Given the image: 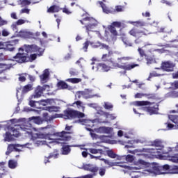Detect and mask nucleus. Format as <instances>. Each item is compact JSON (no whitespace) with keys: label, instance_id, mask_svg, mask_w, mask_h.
<instances>
[{"label":"nucleus","instance_id":"nucleus-58","mask_svg":"<svg viewBox=\"0 0 178 178\" xmlns=\"http://www.w3.org/2000/svg\"><path fill=\"white\" fill-rule=\"evenodd\" d=\"M13 31H15V33H17L18 31V29H17V24H13L12 26H11Z\"/></svg>","mask_w":178,"mask_h":178},{"label":"nucleus","instance_id":"nucleus-4","mask_svg":"<svg viewBox=\"0 0 178 178\" xmlns=\"http://www.w3.org/2000/svg\"><path fill=\"white\" fill-rule=\"evenodd\" d=\"M129 34L136 38L135 40V44L143 43V42L145 40V37L147 36V34H145L144 31H138L136 28L131 29L129 32Z\"/></svg>","mask_w":178,"mask_h":178},{"label":"nucleus","instance_id":"nucleus-15","mask_svg":"<svg viewBox=\"0 0 178 178\" xmlns=\"http://www.w3.org/2000/svg\"><path fill=\"white\" fill-rule=\"evenodd\" d=\"M48 102L47 100L42 99L40 101H34V100H30L29 101V105L31 106V108H38L37 105L35 104H40V105H43V106H45V104H47Z\"/></svg>","mask_w":178,"mask_h":178},{"label":"nucleus","instance_id":"nucleus-27","mask_svg":"<svg viewBox=\"0 0 178 178\" xmlns=\"http://www.w3.org/2000/svg\"><path fill=\"white\" fill-rule=\"evenodd\" d=\"M62 149H63L62 151L63 155H68L71 151L70 147L69 145L63 146Z\"/></svg>","mask_w":178,"mask_h":178},{"label":"nucleus","instance_id":"nucleus-8","mask_svg":"<svg viewBox=\"0 0 178 178\" xmlns=\"http://www.w3.org/2000/svg\"><path fill=\"white\" fill-rule=\"evenodd\" d=\"M47 87H49V86L44 85L43 86H37L35 89L34 94L31 96V100L35 99V98H40L42 94H44V91L47 90Z\"/></svg>","mask_w":178,"mask_h":178},{"label":"nucleus","instance_id":"nucleus-52","mask_svg":"<svg viewBox=\"0 0 178 178\" xmlns=\"http://www.w3.org/2000/svg\"><path fill=\"white\" fill-rule=\"evenodd\" d=\"M37 59V54H31L29 56V60L30 62H33L34 60H35Z\"/></svg>","mask_w":178,"mask_h":178},{"label":"nucleus","instance_id":"nucleus-33","mask_svg":"<svg viewBox=\"0 0 178 178\" xmlns=\"http://www.w3.org/2000/svg\"><path fill=\"white\" fill-rule=\"evenodd\" d=\"M122 40L124 42V44L127 47H133V43H131V42L130 41V40H129V38L126 37H122Z\"/></svg>","mask_w":178,"mask_h":178},{"label":"nucleus","instance_id":"nucleus-44","mask_svg":"<svg viewBox=\"0 0 178 178\" xmlns=\"http://www.w3.org/2000/svg\"><path fill=\"white\" fill-rule=\"evenodd\" d=\"M5 49L6 51H10V52L15 51V47L10 44H7L6 47H5Z\"/></svg>","mask_w":178,"mask_h":178},{"label":"nucleus","instance_id":"nucleus-13","mask_svg":"<svg viewBox=\"0 0 178 178\" xmlns=\"http://www.w3.org/2000/svg\"><path fill=\"white\" fill-rule=\"evenodd\" d=\"M75 110L67 108L63 111V119H74Z\"/></svg>","mask_w":178,"mask_h":178},{"label":"nucleus","instance_id":"nucleus-34","mask_svg":"<svg viewBox=\"0 0 178 178\" xmlns=\"http://www.w3.org/2000/svg\"><path fill=\"white\" fill-rule=\"evenodd\" d=\"M43 118L46 122H51V120H54V118L53 116H49L48 113H44L43 114Z\"/></svg>","mask_w":178,"mask_h":178},{"label":"nucleus","instance_id":"nucleus-37","mask_svg":"<svg viewBox=\"0 0 178 178\" xmlns=\"http://www.w3.org/2000/svg\"><path fill=\"white\" fill-rule=\"evenodd\" d=\"M145 97L146 98H147V99H156V95H155V93L145 94Z\"/></svg>","mask_w":178,"mask_h":178},{"label":"nucleus","instance_id":"nucleus-35","mask_svg":"<svg viewBox=\"0 0 178 178\" xmlns=\"http://www.w3.org/2000/svg\"><path fill=\"white\" fill-rule=\"evenodd\" d=\"M43 118L46 122H51V120H54V118L53 116H49L48 113H44L43 114Z\"/></svg>","mask_w":178,"mask_h":178},{"label":"nucleus","instance_id":"nucleus-62","mask_svg":"<svg viewBox=\"0 0 178 178\" xmlns=\"http://www.w3.org/2000/svg\"><path fill=\"white\" fill-rule=\"evenodd\" d=\"M18 80L19 81H21L22 83L26 81V76H20L19 78H18Z\"/></svg>","mask_w":178,"mask_h":178},{"label":"nucleus","instance_id":"nucleus-28","mask_svg":"<svg viewBox=\"0 0 178 178\" xmlns=\"http://www.w3.org/2000/svg\"><path fill=\"white\" fill-rule=\"evenodd\" d=\"M108 31L111 34L114 35V37L118 36V31H116V28L112 25L108 26Z\"/></svg>","mask_w":178,"mask_h":178},{"label":"nucleus","instance_id":"nucleus-9","mask_svg":"<svg viewBox=\"0 0 178 178\" xmlns=\"http://www.w3.org/2000/svg\"><path fill=\"white\" fill-rule=\"evenodd\" d=\"M176 64L172 61H163L161 63V69L163 72H174Z\"/></svg>","mask_w":178,"mask_h":178},{"label":"nucleus","instance_id":"nucleus-53","mask_svg":"<svg viewBox=\"0 0 178 178\" xmlns=\"http://www.w3.org/2000/svg\"><path fill=\"white\" fill-rule=\"evenodd\" d=\"M74 104H76V105L77 106H81V108H83V111H84V108H85V107L83 106H81V105H83V102H81V101L78 100V101L74 102V103H73V105H74Z\"/></svg>","mask_w":178,"mask_h":178},{"label":"nucleus","instance_id":"nucleus-7","mask_svg":"<svg viewBox=\"0 0 178 178\" xmlns=\"http://www.w3.org/2000/svg\"><path fill=\"white\" fill-rule=\"evenodd\" d=\"M131 57H129V56L120 57V58H118L117 59L118 62H116V63H118L121 66H134L129 70L122 69L123 70H125V72H129L130 70H132V69H134L135 67H138V66H140V65L136 64L134 63H132L131 64H127L123 63V60H131Z\"/></svg>","mask_w":178,"mask_h":178},{"label":"nucleus","instance_id":"nucleus-57","mask_svg":"<svg viewBox=\"0 0 178 178\" xmlns=\"http://www.w3.org/2000/svg\"><path fill=\"white\" fill-rule=\"evenodd\" d=\"M70 59H72V54L68 53L67 55L65 56L64 60H70Z\"/></svg>","mask_w":178,"mask_h":178},{"label":"nucleus","instance_id":"nucleus-30","mask_svg":"<svg viewBox=\"0 0 178 178\" xmlns=\"http://www.w3.org/2000/svg\"><path fill=\"white\" fill-rule=\"evenodd\" d=\"M97 47H101L102 49H106V51H110L111 47H109V45L101 43L100 42H97Z\"/></svg>","mask_w":178,"mask_h":178},{"label":"nucleus","instance_id":"nucleus-63","mask_svg":"<svg viewBox=\"0 0 178 178\" xmlns=\"http://www.w3.org/2000/svg\"><path fill=\"white\" fill-rule=\"evenodd\" d=\"M21 13H26L29 15V13H30V10L28 8H24L21 10Z\"/></svg>","mask_w":178,"mask_h":178},{"label":"nucleus","instance_id":"nucleus-38","mask_svg":"<svg viewBox=\"0 0 178 178\" xmlns=\"http://www.w3.org/2000/svg\"><path fill=\"white\" fill-rule=\"evenodd\" d=\"M134 25L136 26V27H144V26H145V22L143 21H136L134 22Z\"/></svg>","mask_w":178,"mask_h":178},{"label":"nucleus","instance_id":"nucleus-22","mask_svg":"<svg viewBox=\"0 0 178 178\" xmlns=\"http://www.w3.org/2000/svg\"><path fill=\"white\" fill-rule=\"evenodd\" d=\"M88 151L90 154H100L102 155V154H104V150L102 149L89 148Z\"/></svg>","mask_w":178,"mask_h":178},{"label":"nucleus","instance_id":"nucleus-36","mask_svg":"<svg viewBox=\"0 0 178 178\" xmlns=\"http://www.w3.org/2000/svg\"><path fill=\"white\" fill-rule=\"evenodd\" d=\"M152 147H162V141L159 140H156L153 142H152Z\"/></svg>","mask_w":178,"mask_h":178},{"label":"nucleus","instance_id":"nucleus-5","mask_svg":"<svg viewBox=\"0 0 178 178\" xmlns=\"http://www.w3.org/2000/svg\"><path fill=\"white\" fill-rule=\"evenodd\" d=\"M84 170H88V172H91V173H94L92 177L96 175V173L99 171V175L100 176H105V173H106V168H99L97 166H95L92 164H86L83 165Z\"/></svg>","mask_w":178,"mask_h":178},{"label":"nucleus","instance_id":"nucleus-46","mask_svg":"<svg viewBox=\"0 0 178 178\" xmlns=\"http://www.w3.org/2000/svg\"><path fill=\"white\" fill-rule=\"evenodd\" d=\"M104 108L107 110H111L113 108V105L112 104L110 103H104Z\"/></svg>","mask_w":178,"mask_h":178},{"label":"nucleus","instance_id":"nucleus-25","mask_svg":"<svg viewBox=\"0 0 178 178\" xmlns=\"http://www.w3.org/2000/svg\"><path fill=\"white\" fill-rule=\"evenodd\" d=\"M33 90V85L28 84L23 87L22 88V94H27L29 91H31Z\"/></svg>","mask_w":178,"mask_h":178},{"label":"nucleus","instance_id":"nucleus-61","mask_svg":"<svg viewBox=\"0 0 178 178\" xmlns=\"http://www.w3.org/2000/svg\"><path fill=\"white\" fill-rule=\"evenodd\" d=\"M143 97H145V94L143 93H136L135 95V98H143Z\"/></svg>","mask_w":178,"mask_h":178},{"label":"nucleus","instance_id":"nucleus-32","mask_svg":"<svg viewBox=\"0 0 178 178\" xmlns=\"http://www.w3.org/2000/svg\"><path fill=\"white\" fill-rule=\"evenodd\" d=\"M59 109H60V108L55 106L47 107V111L49 112H59Z\"/></svg>","mask_w":178,"mask_h":178},{"label":"nucleus","instance_id":"nucleus-3","mask_svg":"<svg viewBox=\"0 0 178 178\" xmlns=\"http://www.w3.org/2000/svg\"><path fill=\"white\" fill-rule=\"evenodd\" d=\"M112 55H113V52L112 51H109L108 54H103L102 56V62H109L111 63L112 67L118 69H125L126 70H129L134 65H121L119 63H117L116 61L113 60V58H111Z\"/></svg>","mask_w":178,"mask_h":178},{"label":"nucleus","instance_id":"nucleus-49","mask_svg":"<svg viewBox=\"0 0 178 178\" xmlns=\"http://www.w3.org/2000/svg\"><path fill=\"white\" fill-rule=\"evenodd\" d=\"M33 122L36 123V124H41L42 121H41V118L40 117H33Z\"/></svg>","mask_w":178,"mask_h":178},{"label":"nucleus","instance_id":"nucleus-51","mask_svg":"<svg viewBox=\"0 0 178 178\" xmlns=\"http://www.w3.org/2000/svg\"><path fill=\"white\" fill-rule=\"evenodd\" d=\"M60 10H63V13H65V15H72V12L69 10L66 7L60 8Z\"/></svg>","mask_w":178,"mask_h":178},{"label":"nucleus","instance_id":"nucleus-43","mask_svg":"<svg viewBox=\"0 0 178 178\" xmlns=\"http://www.w3.org/2000/svg\"><path fill=\"white\" fill-rule=\"evenodd\" d=\"M102 161H103V162H104V163L106 165H108V166L112 167V166H115L116 165V163L111 162V161H109V160H106L105 159H103Z\"/></svg>","mask_w":178,"mask_h":178},{"label":"nucleus","instance_id":"nucleus-56","mask_svg":"<svg viewBox=\"0 0 178 178\" xmlns=\"http://www.w3.org/2000/svg\"><path fill=\"white\" fill-rule=\"evenodd\" d=\"M70 74H71V76H77V72H76L74 69H71L70 70Z\"/></svg>","mask_w":178,"mask_h":178},{"label":"nucleus","instance_id":"nucleus-39","mask_svg":"<svg viewBox=\"0 0 178 178\" xmlns=\"http://www.w3.org/2000/svg\"><path fill=\"white\" fill-rule=\"evenodd\" d=\"M138 52L139 53V55L141 58H145L147 55V54H145V51L141 47H139L138 49Z\"/></svg>","mask_w":178,"mask_h":178},{"label":"nucleus","instance_id":"nucleus-10","mask_svg":"<svg viewBox=\"0 0 178 178\" xmlns=\"http://www.w3.org/2000/svg\"><path fill=\"white\" fill-rule=\"evenodd\" d=\"M70 134H72L71 132L63 131L57 133L56 136L60 137V140H62L63 141H70V140H72V136H70Z\"/></svg>","mask_w":178,"mask_h":178},{"label":"nucleus","instance_id":"nucleus-17","mask_svg":"<svg viewBox=\"0 0 178 178\" xmlns=\"http://www.w3.org/2000/svg\"><path fill=\"white\" fill-rule=\"evenodd\" d=\"M99 133H103L104 134H111L113 129L106 127H100L97 129Z\"/></svg>","mask_w":178,"mask_h":178},{"label":"nucleus","instance_id":"nucleus-14","mask_svg":"<svg viewBox=\"0 0 178 178\" xmlns=\"http://www.w3.org/2000/svg\"><path fill=\"white\" fill-rule=\"evenodd\" d=\"M97 3H99V5H100V6L103 9V12H104V13H107V14L115 13V9L109 8L106 7V6L105 5V3H104V2L97 1Z\"/></svg>","mask_w":178,"mask_h":178},{"label":"nucleus","instance_id":"nucleus-16","mask_svg":"<svg viewBox=\"0 0 178 178\" xmlns=\"http://www.w3.org/2000/svg\"><path fill=\"white\" fill-rule=\"evenodd\" d=\"M19 147H22V145L19 144H10L8 146V152H13V151H16L17 152H20V149H17Z\"/></svg>","mask_w":178,"mask_h":178},{"label":"nucleus","instance_id":"nucleus-60","mask_svg":"<svg viewBox=\"0 0 178 178\" xmlns=\"http://www.w3.org/2000/svg\"><path fill=\"white\" fill-rule=\"evenodd\" d=\"M2 35L3 37H8V35H9V33L6 29H3L2 31Z\"/></svg>","mask_w":178,"mask_h":178},{"label":"nucleus","instance_id":"nucleus-40","mask_svg":"<svg viewBox=\"0 0 178 178\" xmlns=\"http://www.w3.org/2000/svg\"><path fill=\"white\" fill-rule=\"evenodd\" d=\"M107 155L109 156V158H112L113 159H115L118 155L113 152L112 150L107 151Z\"/></svg>","mask_w":178,"mask_h":178},{"label":"nucleus","instance_id":"nucleus-64","mask_svg":"<svg viewBox=\"0 0 178 178\" xmlns=\"http://www.w3.org/2000/svg\"><path fill=\"white\" fill-rule=\"evenodd\" d=\"M172 78L173 79H178V72L177 73L172 74Z\"/></svg>","mask_w":178,"mask_h":178},{"label":"nucleus","instance_id":"nucleus-59","mask_svg":"<svg viewBox=\"0 0 178 178\" xmlns=\"http://www.w3.org/2000/svg\"><path fill=\"white\" fill-rule=\"evenodd\" d=\"M163 3H165L167 5V6H172V3L170 1H166V0H163L161 1Z\"/></svg>","mask_w":178,"mask_h":178},{"label":"nucleus","instance_id":"nucleus-42","mask_svg":"<svg viewBox=\"0 0 178 178\" xmlns=\"http://www.w3.org/2000/svg\"><path fill=\"white\" fill-rule=\"evenodd\" d=\"M19 2L20 5H22V6H27L31 3L30 0H20Z\"/></svg>","mask_w":178,"mask_h":178},{"label":"nucleus","instance_id":"nucleus-18","mask_svg":"<svg viewBox=\"0 0 178 178\" xmlns=\"http://www.w3.org/2000/svg\"><path fill=\"white\" fill-rule=\"evenodd\" d=\"M60 9L59 6L53 5L47 9V13H58V12H60Z\"/></svg>","mask_w":178,"mask_h":178},{"label":"nucleus","instance_id":"nucleus-26","mask_svg":"<svg viewBox=\"0 0 178 178\" xmlns=\"http://www.w3.org/2000/svg\"><path fill=\"white\" fill-rule=\"evenodd\" d=\"M85 117H86V114H84V113L75 110L74 119H83V118H85Z\"/></svg>","mask_w":178,"mask_h":178},{"label":"nucleus","instance_id":"nucleus-11","mask_svg":"<svg viewBox=\"0 0 178 178\" xmlns=\"http://www.w3.org/2000/svg\"><path fill=\"white\" fill-rule=\"evenodd\" d=\"M13 59L18 63H24L25 62H27V56L24 55V53H17L13 56Z\"/></svg>","mask_w":178,"mask_h":178},{"label":"nucleus","instance_id":"nucleus-45","mask_svg":"<svg viewBox=\"0 0 178 178\" xmlns=\"http://www.w3.org/2000/svg\"><path fill=\"white\" fill-rule=\"evenodd\" d=\"M111 26H113V27H117L118 29H120V27H122V22H113L111 24Z\"/></svg>","mask_w":178,"mask_h":178},{"label":"nucleus","instance_id":"nucleus-20","mask_svg":"<svg viewBox=\"0 0 178 178\" xmlns=\"http://www.w3.org/2000/svg\"><path fill=\"white\" fill-rule=\"evenodd\" d=\"M31 33L26 31H20L18 32V37L22 38H30Z\"/></svg>","mask_w":178,"mask_h":178},{"label":"nucleus","instance_id":"nucleus-6","mask_svg":"<svg viewBox=\"0 0 178 178\" xmlns=\"http://www.w3.org/2000/svg\"><path fill=\"white\" fill-rule=\"evenodd\" d=\"M84 22H88V24L84 26L88 34L90 33V31H91L94 27H96V26L98 25V22H97L95 19L91 17H86L83 18L82 20H80V23L82 24H84Z\"/></svg>","mask_w":178,"mask_h":178},{"label":"nucleus","instance_id":"nucleus-48","mask_svg":"<svg viewBox=\"0 0 178 178\" xmlns=\"http://www.w3.org/2000/svg\"><path fill=\"white\" fill-rule=\"evenodd\" d=\"M89 45H90V41L88 40H87L86 42L83 43V49L85 51V52H87Z\"/></svg>","mask_w":178,"mask_h":178},{"label":"nucleus","instance_id":"nucleus-50","mask_svg":"<svg viewBox=\"0 0 178 178\" xmlns=\"http://www.w3.org/2000/svg\"><path fill=\"white\" fill-rule=\"evenodd\" d=\"M6 24H8V21L4 20L1 17H0V27H2V26H6Z\"/></svg>","mask_w":178,"mask_h":178},{"label":"nucleus","instance_id":"nucleus-1","mask_svg":"<svg viewBox=\"0 0 178 178\" xmlns=\"http://www.w3.org/2000/svg\"><path fill=\"white\" fill-rule=\"evenodd\" d=\"M8 131H11L13 133V136L14 137H19L20 136V130H23L24 131H26L29 136L31 137V140L33 141H35V140H38V138H40L42 140H47V138H49L51 136H54L55 134H51V133H47V134H42V133H39V134H34L33 131H31V129L30 128H15V127H11V128H7Z\"/></svg>","mask_w":178,"mask_h":178},{"label":"nucleus","instance_id":"nucleus-21","mask_svg":"<svg viewBox=\"0 0 178 178\" xmlns=\"http://www.w3.org/2000/svg\"><path fill=\"white\" fill-rule=\"evenodd\" d=\"M98 67L103 72H109L111 70V67L105 63H99Z\"/></svg>","mask_w":178,"mask_h":178},{"label":"nucleus","instance_id":"nucleus-19","mask_svg":"<svg viewBox=\"0 0 178 178\" xmlns=\"http://www.w3.org/2000/svg\"><path fill=\"white\" fill-rule=\"evenodd\" d=\"M41 81H47L48 80V77H49V70L46 69L44 70L43 74L40 76Z\"/></svg>","mask_w":178,"mask_h":178},{"label":"nucleus","instance_id":"nucleus-2","mask_svg":"<svg viewBox=\"0 0 178 178\" xmlns=\"http://www.w3.org/2000/svg\"><path fill=\"white\" fill-rule=\"evenodd\" d=\"M136 106H149L145 107V109L149 115H158L159 113V104L150 102L148 101H136L135 102Z\"/></svg>","mask_w":178,"mask_h":178},{"label":"nucleus","instance_id":"nucleus-12","mask_svg":"<svg viewBox=\"0 0 178 178\" xmlns=\"http://www.w3.org/2000/svg\"><path fill=\"white\" fill-rule=\"evenodd\" d=\"M24 48L25 49V51L27 53L40 52V50L41 49V48H40L38 46L35 44H31V45L24 44Z\"/></svg>","mask_w":178,"mask_h":178},{"label":"nucleus","instance_id":"nucleus-29","mask_svg":"<svg viewBox=\"0 0 178 178\" xmlns=\"http://www.w3.org/2000/svg\"><path fill=\"white\" fill-rule=\"evenodd\" d=\"M69 83H72V84H77L78 83H81V79L80 78H70L66 80Z\"/></svg>","mask_w":178,"mask_h":178},{"label":"nucleus","instance_id":"nucleus-24","mask_svg":"<svg viewBox=\"0 0 178 178\" xmlns=\"http://www.w3.org/2000/svg\"><path fill=\"white\" fill-rule=\"evenodd\" d=\"M144 58L147 62V65H152V63H154V62L155 61V59L151 55L147 54L146 56H145Z\"/></svg>","mask_w":178,"mask_h":178},{"label":"nucleus","instance_id":"nucleus-23","mask_svg":"<svg viewBox=\"0 0 178 178\" xmlns=\"http://www.w3.org/2000/svg\"><path fill=\"white\" fill-rule=\"evenodd\" d=\"M57 87L61 90H66V88L69 87V85H67V83L63 81H60L57 83Z\"/></svg>","mask_w":178,"mask_h":178},{"label":"nucleus","instance_id":"nucleus-47","mask_svg":"<svg viewBox=\"0 0 178 178\" xmlns=\"http://www.w3.org/2000/svg\"><path fill=\"white\" fill-rule=\"evenodd\" d=\"M126 161L127 162H133V161H134V157L131 154H128L126 156Z\"/></svg>","mask_w":178,"mask_h":178},{"label":"nucleus","instance_id":"nucleus-31","mask_svg":"<svg viewBox=\"0 0 178 178\" xmlns=\"http://www.w3.org/2000/svg\"><path fill=\"white\" fill-rule=\"evenodd\" d=\"M16 166H17V162L15 160L8 161V168H10V169H15Z\"/></svg>","mask_w":178,"mask_h":178},{"label":"nucleus","instance_id":"nucleus-41","mask_svg":"<svg viewBox=\"0 0 178 178\" xmlns=\"http://www.w3.org/2000/svg\"><path fill=\"white\" fill-rule=\"evenodd\" d=\"M12 134L10 132H6V136H5V140L6 141H12L13 140V138L12 137Z\"/></svg>","mask_w":178,"mask_h":178},{"label":"nucleus","instance_id":"nucleus-54","mask_svg":"<svg viewBox=\"0 0 178 178\" xmlns=\"http://www.w3.org/2000/svg\"><path fill=\"white\" fill-rule=\"evenodd\" d=\"M115 12H123V6H116Z\"/></svg>","mask_w":178,"mask_h":178},{"label":"nucleus","instance_id":"nucleus-55","mask_svg":"<svg viewBox=\"0 0 178 178\" xmlns=\"http://www.w3.org/2000/svg\"><path fill=\"white\" fill-rule=\"evenodd\" d=\"M26 22L24 19H18L16 22L17 26H22V24H24Z\"/></svg>","mask_w":178,"mask_h":178}]
</instances>
